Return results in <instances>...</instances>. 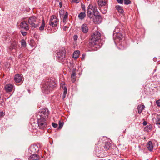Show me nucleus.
I'll use <instances>...</instances> for the list:
<instances>
[{
    "label": "nucleus",
    "mask_w": 160,
    "mask_h": 160,
    "mask_svg": "<svg viewBox=\"0 0 160 160\" xmlns=\"http://www.w3.org/2000/svg\"><path fill=\"white\" fill-rule=\"evenodd\" d=\"M82 8L83 9H85V6H82Z\"/></svg>",
    "instance_id": "49530a36"
},
{
    "label": "nucleus",
    "mask_w": 160,
    "mask_h": 160,
    "mask_svg": "<svg viewBox=\"0 0 160 160\" xmlns=\"http://www.w3.org/2000/svg\"><path fill=\"white\" fill-rule=\"evenodd\" d=\"M21 27L23 28L25 30H28L29 29V27L26 22L23 21L21 22L20 24Z\"/></svg>",
    "instance_id": "f8f14e48"
},
{
    "label": "nucleus",
    "mask_w": 160,
    "mask_h": 160,
    "mask_svg": "<svg viewBox=\"0 0 160 160\" xmlns=\"http://www.w3.org/2000/svg\"><path fill=\"white\" fill-rule=\"evenodd\" d=\"M98 4L101 7L105 6L107 4L106 0H98Z\"/></svg>",
    "instance_id": "6ab92c4d"
},
{
    "label": "nucleus",
    "mask_w": 160,
    "mask_h": 160,
    "mask_svg": "<svg viewBox=\"0 0 160 160\" xmlns=\"http://www.w3.org/2000/svg\"><path fill=\"white\" fill-rule=\"evenodd\" d=\"M98 12L97 6L90 4L88 7L87 12V16L90 18H93V15L95 14H97Z\"/></svg>",
    "instance_id": "20e7f679"
},
{
    "label": "nucleus",
    "mask_w": 160,
    "mask_h": 160,
    "mask_svg": "<svg viewBox=\"0 0 160 160\" xmlns=\"http://www.w3.org/2000/svg\"><path fill=\"white\" fill-rule=\"evenodd\" d=\"M101 34L98 31L94 32L91 36V38L89 41V45L91 47H95L97 48H98V41L100 39Z\"/></svg>",
    "instance_id": "f03ea898"
},
{
    "label": "nucleus",
    "mask_w": 160,
    "mask_h": 160,
    "mask_svg": "<svg viewBox=\"0 0 160 160\" xmlns=\"http://www.w3.org/2000/svg\"><path fill=\"white\" fill-rule=\"evenodd\" d=\"M59 126L58 127L59 128H61L63 126V123L62 122H59Z\"/></svg>",
    "instance_id": "c756f323"
},
{
    "label": "nucleus",
    "mask_w": 160,
    "mask_h": 160,
    "mask_svg": "<svg viewBox=\"0 0 160 160\" xmlns=\"http://www.w3.org/2000/svg\"><path fill=\"white\" fill-rule=\"evenodd\" d=\"M86 14L84 12H81L78 15V18L80 19H83L85 17Z\"/></svg>",
    "instance_id": "a878e982"
},
{
    "label": "nucleus",
    "mask_w": 160,
    "mask_h": 160,
    "mask_svg": "<svg viewBox=\"0 0 160 160\" xmlns=\"http://www.w3.org/2000/svg\"><path fill=\"white\" fill-rule=\"evenodd\" d=\"M118 3L122 4L124 0H117Z\"/></svg>",
    "instance_id": "72a5a7b5"
},
{
    "label": "nucleus",
    "mask_w": 160,
    "mask_h": 160,
    "mask_svg": "<svg viewBox=\"0 0 160 160\" xmlns=\"http://www.w3.org/2000/svg\"><path fill=\"white\" fill-rule=\"evenodd\" d=\"M68 17V14L67 12H66V13L64 15L63 17V20H65L66 18H67Z\"/></svg>",
    "instance_id": "7c9ffc66"
},
{
    "label": "nucleus",
    "mask_w": 160,
    "mask_h": 160,
    "mask_svg": "<svg viewBox=\"0 0 160 160\" xmlns=\"http://www.w3.org/2000/svg\"><path fill=\"white\" fill-rule=\"evenodd\" d=\"M122 36L120 33V29L116 27L113 33V38L114 39H118L119 40L122 39Z\"/></svg>",
    "instance_id": "0eeeda50"
},
{
    "label": "nucleus",
    "mask_w": 160,
    "mask_h": 160,
    "mask_svg": "<svg viewBox=\"0 0 160 160\" xmlns=\"http://www.w3.org/2000/svg\"><path fill=\"white\" fill-rule=\"evenodd\" d=\"M123 2L125 5H128L131 4V2L129 0H124Z\"/></svg>",
    "instance_id": "cd10ccee"
},
{
    "label": "nucleus",
    "mask_w": 160,
    "mask_h": 160,
    "mask_svg": "<svg viewBox=\"0 0 160 160\" xmlns=\"http://www.w3.org/2000/svg\"><path fill=\"white\" fill-rule=\"evenodd\" d=\"M63 90H64V91H63V94L66 95V94L67 93V88L66 87H65L63 88Z\"/></svg>",
    "instance_id": "2f4dec72"
},
{
    "label": "nucleus",
    "mask_w": 160,
    "mask_h": 160,
    "mask_svg": "<svg viewBox=\"0 0 160 160\" xmlns=\"http://www.w3.org/2000/svg\"><path fill=\"white\" fill-rule=\"evenodd\" d=\"M58 22V19L57 18L56 16H52L50 18L49 22V25L53 27H55L57 25Z\"/></svg>",
    "instance_id": "9d476101"
},
{
    "label": "nucleus",
    "mask_w": 160,
    "mask_h": 160,
    "mask_svg": "<svg viewBox=\"0 0 160 160\" xmlns=\"http://www.w3.org/2000/svg\"><path fill=\"white\" fill-rule=\"evenodd\" d=\"M59 5H60V8H61L62 7V2H59Z\"/></svg>",
    "instance_id": "37998d69"
},
{
    "label": "nucleus",
    "mask_w": 160,
    "mask_h": 160,
    "mask_svg": "<svg viewBox=\"0 0 160 160\" xmlns=\"http://www.w3.org/2000/svg\"><path fill=\"white\" fill-rule=\"evenodd\" d=\"M155 123L157 125L160 124V116H157L154 118Z\"/></svg>",
    "instance_id": "b1692460"
},
{
    "label": "nucleus",
    "mask_w": 160,
    "mask_h": 160,
    "mask_svg": "<svg viewBox=\"0 0 160 160\" xmlns=\"http://www.w3.org/2000/svg\"><path fill=\"white\" fill-rule=\"evenodd\" d=\"M156 104L157 106L158 107H160V99H159L156 102Z\"/></svg>",
    "instance_id": "473e14b6"
},
{
    "label": "nucleus",
    "mask_w": 160,
    "mask_h": 160,
    "mask_svg": "<svg viewBox=\"0 0 160 160\" xmlns=\"http://www.w3.org/2000/svg\"><path fill=\"white\" fill-rule=\"evenodd\" d=\"M48 112L47 110L42 109L41 112H39L38 118L46 119L48 116Z\"/></svg>",
    "instance_id": "6e6552de"
},
{
    "label": "nucleus",
    "mask_w": 160,
    "mask_h": 160,
    "mask_svg": "<svg viewBox=\"0 0 160 160\" xmlns=\"http://www.w3.org/2000/svg\"><path fill=\"white\" fill-rule=\"evenodd\" d=\"M38 125L39 129H44L47 126L46 119L38 117Z\"/></svg>",
    "instance_id": "39448f33"
},
{
    "label": "nucleus",
    "mask_w": 160,
    "mask_h": 160,
    "mask_svg": "<svg viewBox=\"0 0 160 160\" xmlns=\"http://www.w3.org/2000/svg\"><path fill=\"white\" fill-rule=\"evenodd\" d=\"M65 49L62 48L57 53L56 58L59 61H61L65 59Z\"/></svg>",
    "instance_id": "423d86ee"
},
{
    "label": "nucleus",
    "mask_w": 160,
    "mask_h": 160,
    "mask_svg": "<svg viewBox=\"0 0 160 160\" xmlns=\"http://www.w3.org/2000/svg\"><path fill=\"white\" fill-rule=\"evenodd\" d=\"M42 20L35 16L30 17L28 20V23L31 28H35L38 27Z\"/></svg>",
    "instance_id": "7ed1b4c3"
},
{
    "label": "nucleus",
    "mask_w": 160,
    "mask_h": 160,
    "mask_svg": "<svg viewBox=\"0 0 160 160\" xmlns=\"http://www.w3.org/2000/svg\"><path fill=\"white\" fill-rule=\"evenodd\" d=\"M39 157L37 154H33L28 158L29 160H38Z\"/></svg>",
    "instance_id": "f3484780"
},
{
    "label": "nucleus",
    "mask_w": 160,
    "mask_h": 160,
    "mask_svg": "<svg viewBox=\"0 0 160 160\" xmlns=\"http://www.w3.org/2000/svg\"><path fill=\"white\" fill-rule=\"evenodd\" d=\"M13 86L11 84H7L5 85L4 89L7 92H11Z\"/></svg>",
    "instance_id": "4468645a"
},
{
    "label": "nucleus",
    "mask_w": 160,
    "mask_h": 160,
    "mask_svg": "<svg viewBox=\"0 0 160 160\" xmlns=\"http://www.w3.org/2000/svg\"><path fill=\"white\" fill-rule=\"evenodd\" d=\"M45 26V21L43 19L42 20V24L40 27L39 28V29L40 31H42L43 30Z\"/></svg>",
    "instance_id": "bb28decb"
},
{
    "label": "nucleus",
    "mask_w": 160,
    "mask_h": 160,
    "mask_svg": "<svg viewBox=\"0 0 160 160\" xmlns=\"http://www.w3.org/2000/svg\"><path fill=\"white\" fill-rule=\"evenodd\" d=\"M106 13V12H105H105H104L103 13Z\"/></svg>",
    "instance_id": "de8ad7c7"
},
{
    "label": "nucleus",
    "mask_w": 160,
    "mask_h": 160,
    "mask_svg": "<svg viewBox=\"0 0 160 160\" xmlns=\"http://www.w3.org/2000/svg\"><path fill=\"white\" fill-rule=\"evenodd\" d=\"M82 31L84 33H87L88 31V28L86 24H83L81 27Z\"/></svg>",
    "instance_id": "dca6fc26"
},
{
    "label": "nucleus",
    "mask_w": 160,
    "mask_h": 160,
    "mask_svg": "<svg viewBox=\"0 0 160 160\" xmlns=\"http://www.w3.org/2000/svg\"><path fill=\"white\" fill-rule=\"evenodd\" d=\"M40 145H32L29 148V152L30 153H35L37 152L39 150V147Z\"/></svg>",
    "instance_id": "1a4fd4ad"
},
{
    "label": "nucleus",
    "mask_w": 160,
    "mask_h": 160,
    "mask_svg": "<svg viewBox=\"0 0 160 160\" xmlns=\"http://www.w3.org/2000/svg\"><path fill=\"white\" fill-rule=\"evenodd\" d=\"M99 12H98L97 14H95L93 15L95 16V18L93 19V22L96 24H99L101 21V17L98 15Z\"/></svg>",
    "instance_id": "9b49d317"
},
{
    "label": "nucleus",
    "mask_w": 160,
    "mask_h": 160,
    "mask_svg": "<svg viewBox=\"0 0 160 160\" xmlns=\"http://www.w3.org/2000/svg\"><path fill=\"white\" fill-rule=\"evenodd\" d=\"M52 126L54 127V128H56L57 127L58 125L56 123H55L54 122H52Z\"/></svg>",
    "instance_id": "c9c22d12"
},
{
    "label": "nucleus",
    "mask_w": 160,
    "mask_h": 160,
    "mask_svg": "<svg viewBox=\"0 0 160 160\" xmlns=\"http://www.w3.org/2000/svg\"><path fill=\"white\" fill-rule=\"evenodd\" d=\"M66 96V94H63V95H62L63 99H64L65 98Z\"/></svg>",
    "instance_id": "c03bdc74"
},
{
    "label": "nucleus",
    "mask_w": 160,
    "mask_h": 160,
    "mask_svg": "<svg viewBox=\"0 0 160 160\" xmlns=\"http://www.w3.org/2000/svg\"><path fill=\"white\" fill-rule=\"evenodd\" d=\"M5 114L3 111L1 112L0 111V116L2 117L4 116Z\"/></svg>",
    "instance_id": "e433bc0d"
},
{
    "label": "nucleus",
    "mask_w": 160,
    "mask_h": 160,
    "mask_svg": "<svg viewBox=\"0 0 160 160\" xmlns=\"http://www.w3.org/2000/svg\"><path fill=\"white\" fill-rule=\"evenodd\" d=\"M147 123L146 121H144L143 122V124L144 126H145L147 124Z\"/></svg>",
    "instance_id": "a19ab883"
},
{
    "label": "nucleus",
    "mask_w": 160,
    "mask_h": 160,
    "mask_svg": "<svg viewBox=\"0 0 160 160\" xmlns=\"http://www.w3.org/2000/svg\"><path fill=\"white\" fill-rule=\"evenodd\" d=\"M68 28V27H67L66 26L64 27L63 28V30L64 31H66L67 29Z\"/></svg>",
    "instance_id": "79ce46f5"
},
{
    "label": "nucleus",
    "mask_w": 160,
    "mask_h": 160,
    "mask_svg": "<svg viewBox=\"0 0 160 160\" xmlns=\"http://www.w3.org/2000/svg\"><path fill=\"white\" fill-rule=\"evenodd\" d=\"M111 147V144L110 142H106L104 146V148L106 151L109 149Z\"/></svg>",
    "instance_id": "5701e85b"
},
{
    "label": "nucleus",
    "mask_w": 160,
    "mask_h": 160,
    "mask_svg": "<svg viewBox=\"0 0 160 160\" xmlns=\"http://www.w3.org/2000/svg\"><path fill=\"white\" fill-rule=\"evenodd\" d=\"M78 38V36L77 35H74L73 36V39L74 40H77Z\"/></svg>",
    "instance_id": "4c0bfd02"
},
{
    "label": "nucleus",
    "mask_w": 160,
    "mask_h": 160,
    "mask_svg": "<svg viewBox=\"0 0 160 160\" xmlns=\"http://www.w3.org/2000/svg\"><path fill=\"white\" fill-rule=\"evenodd\" d=\"M17 45L18 42L17 41H14L13 42L9 48L10 51H12L13 50H15L17 48Z\"/></svg>",
    "instance_id": "ddd939ff"
},
{
    "label": "nucleus",
    "mask_w": 160,
    "mask_h": 160,
    "mask_svg": "<svg viewBox=\"0 0 160 160\" xmlns=\"http://www.w3.org/2000/svg\"><path fill=\"white\" fill-rule=\"evenodd\" d=\"M85 54H83L82 55V59H84L85 58Z\"/></svg>",
    "instance_id": "ea45409f"
},
{
    "label": "nucleus",
    "mask_w": 160,
    "mask_h": 160,
    "mask_svg": "<svg viewBox=\"0 0 160 160\" xmlns=\"http://www.w3.org/2000/svg\"><path fill=\"white\" fill-rule=\"evenodd\" d=\"M80 0H72V2L77 3L79 2Z\"/></svg>",
    "instance_id": "f704fd0d"
},
{
    "label": "nucleus",
    "mask_w": 160,
    "mask_h": 160,
    "mask_svg": "<svg viewBox=\"0 0 160 160\" xmlns=\"http://www.w3.org/2000/svg\"><path fill=\"white\" fill-rule=\"evenodd\" d=\"M159 128H160V126H159Z\"/></svg>",
    "instance_id": "09e8293b"
},
{
    "label": "nucleus",
    "mask_w": 160,
    "mask_h": 160,
    "mask_svg": "<svg viewBox=\"0 0 160 160\" xmlns=\"http://www.w3.org/2000/svg\"><path fill=\"white\" fill-rule=\"evenodd\" d=\"M75 69H73L72 71V73L71 76L72 78V81L73 82H74L76 81V73H75Z\"/></svg>",
    "instance_id": "aec40b11"
},
{
    "label": "nucleus",
    "mask_w": 160,
    "mask_h": 160,
    "mask_svg": "<svg viewBox=\"0 0 160 160\" xmlns=\"http://www.w3.org/2000/svg\"><path fill=\"white\" fill-rule=\"evenodd\" d=\"M22 76L18 74H16L14 77V80L17 83H19L22 81Z\"/></svg>",
    "instance_id": "2eb2a0df"
},
{
    "label": "nucleus",
    "mask_w": 160,
    "mask_h": 160,
    "mask_svg": "<svg viewBox=\"0 0 160 160\" xmlns=\"http://www.w3.org/2000/svg\"><path fill=\"white\" fill-rule=\"evenodd\" d=\"M26 32H22V34L24 36H25L26 35Z\"/></svg>",
    "instance_id": "58836bf2"
},
{
    "label": "nucleus",
    "mask_w": 160,
    "mask_h": 160,
    "mask_svg": "<svg viewBox=\"0 0 160 160\" xmlns=\"http://www.w3.org/2000/svg\"><path fill=\"white\" fill-rule=\"evenodd\" d=\"M145 106L144 105L142 104H140L137 107V108L138 110V112L139 113H140L142 112V110L144 108Z\"/></svg>",
    "instance_id": "4be33fe9"
},
{
    "label": "nucleus",
    "mask_w": 160,
    "mask_h": 160,
    "mask_svg": "<svg viewBox=\"0 0 160 160\" xmlns=\"http://www.w3.org/2000/svg\"><path fill=\"white\" fill-rule=\"evenodd\" d=\"M115 7L120 13L122 14L123 13L124 11L122 8L121 6L119 5H117Z\"/></svg>",
    "instance_id": "393cba45"
},
{
    "label": "nucleus",
    "mask_w": 160,
    "mask_h": 160,
    "mask_svg": "<svg viewBox=\"0 0 160 160\" xmlns=\"http://www.w3.org/2000/svg\"><path fill=\"white\" fill-rule=\"evenodd\" d=\"M80 52L79 50H76L74 52L73 57L75 59H77L79 57Z\"/></svg>",
    "instance_id": "412c9836"
},
{
    "label": "nucleus",
    "mask_w": 160,
    "mask_h": 160,
    "mask_svg": "<svg viewBox=\"0 0 160 160\" xmlns=\"http://www.w3.org/2000/svg\"><path fill=\"white\" fill-rule=\"evenodd\" d=\"M147 148L150 151H152L153 150V145L152 142L151 141L148 142L147 145Z\"/></svg>",
    "instance_id": "a211bd4d"
},
{
    "label": "nucleus",
    "mask_w": 160,
    "mask_h": 160,
    "mask_svg": "<svg viewBox=\"0 0 160 160\" xmlns=\"http://www.w3.org/2000/svg\"><path fill=\"white\" fill-rule=\"evenodd\" d=\"M63 11H60V12H59L60 14H62V13H63Z\"/></svg>",
    "instance_id": "a18cd8bd"
},
{
    "label": "nucleus",
    "mask_w": 160,
    "mask_h": 160,
    "mask_svg": "<svg viewBox=\"0 0 160 160\" xmlns=\"http://www.w3.org/2000/svg\"><path fill=\"white\" fill-rule=\"evenodd\" d=\"M21 42L22 46L25 47L26 46V43L24 40L22 39Z\"/></svg>",
    "instance_id": "c85d7f7f"
},
{
    "label": "nucleus",
    "mask_w": 160,
    "mask_h": 160,
    "mask_svg": "<svg viewBox=\"0 0 160 160\" xmlns=\"http://www.w3.org/2000/svg\"><path fill=\"white\" fill-rule=\"evenodd\" d=\"M56 86L55 82L51 79L47 80L44 83L42 90L43 93L48 94L52 90L53 87Z\"/></svg>",
    "instance_id": "f257e3e1"
}]
</instances>
